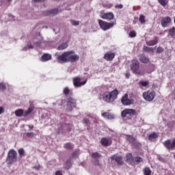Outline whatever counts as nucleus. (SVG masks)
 <instances>
[{"label":"nucleus","mask_w":175,"mask_h":175,"mask_svg":"<svg viewBox=\"0 0 175 175\" xmlns=\"http://www.w3.org/2000/svg\"><path fill=\"white\" fill-rule=\"evenodd\" d=\"M135 114H136V110L133 109H125L121 113L122 118H125V117H131V116H135Z\"/></svg>","instance_id":"11"},{"label":"nucleus","mask_w":175,"mask_h":175,"mask_svg":"<svg viewBox=\"0 0 175 175\" xmlns=\"http://www.w3.org/2000/svg\"><path fill=\"white\" fill-rule=\"evenodd\" d=\"M115 57L116 53L111 52H107L106 53H105L103 58L104 59H105V61H113Z\"/></svg>","instance_id":"18"},{"label":"nucleus","mask_w":175,"mask_h":175,"mask_svg":"<svg viewBox=\"0 0 175 175\" xmlns=\"http://www.w3.org/2000/svg\"><path fill=\"white\" fill-rule=\"evenodd\" d=\"M51 59V55L48 53H44L41 57L42 62H46L47 61H50Z\"/></svg>","instance_id":"20"},{"label":"nucleus","mask_w":175,"mask_h":175,"mask_svg":"<svg viewBox=\"0 0 175 175\" xmlns=\"http://www.w3.org/2000/svg\"><path fill=\"white\" fill-rule=\"evenodd\" d=\"M27 47H28V49H33V45L30 44L27 45Z\"/></svg>","instance_id":"53"},{"label":"nucleus","mask_w":175,"mask_h":175,"mask_svg":"<svg viewBox=\"0 0 175 175\" xmlns=\"http://www.w3.org/2000/svg\"><path fill=\"white\" fill-rule=\"evenodd\" d=\"M63 94L66 96L69 95V94H70V89H69V87H66L64 88Z\"/></svg>","instance_id":"37"},{"label":"nucleus","mask_w":175,"mask_h":175,"mask_svg":"<svg viewBox=\"0 0 175 175\" xmlns=\"http://www.w3.org/2000/svg\"><path fill=\"white\" fill-rule=\"evenodd\" d=\"M0 90H2V91H5L6 85H5L4 83H0Z\"/></svg>","instance_id":"42"},{"label":"nucleus","mask_w":175,"mask_h":175,"mask_svg":"<svg viewBox=\"0 0 175 175\" xmlns=\"http://www.w3.org/2000/svg\"><path fill=\"white\" fill-rule=\"evenodd\" d=\"M88 80L85 79L84 81L81 82V79L79 77H76L73 79V84L75 88H79L80 87H83V85H85L87 84Z\"/></svg>","instance_id":"10"},{"label":"nucleus","mask_w":175,"mask_h":175,"mask_svg":"<svg viewBox=\"0 0 175 175\" xmlns=\"http://www.w3.org/2000/svg\"><path fill=\"white\" fill-rule=\"evenodd\" d=\"M168 35L173 38V36H175V27H172L171 29L168 30Z\"/></svg>","instance_id":"33"},{"label":"nucleus","mask_w":175,"mask_h":175,"mask_svg":"<svg viewBox=\"0 0 175 175\" xmlns=\"http://www.w3.org/2000/svg\"><path fill=\"white\" fill-rule=\"evenodd\" d=\"M157 137H158V133L154 132L149 135L148 140H154V139H157Z\"/></svg>","instance_id":"30"},{"label":"nucleus","mask_w":175,"mask_h":175,"mask_svg":"<svg viewBox=\"0 0 175 175\" xmlns=\"http://www.w3.org/2000/svg\"><path fill=\"white\" fill-rule=\"evenodd\" d=\"M83 124H85L87 126H90V125H91V121H90V119L84 118L83 119Z\"/></svg>","instance_id":"36"},{"label":"nucleus","mask_w":175,"mask_h":175,"mask_svg":"<svg viewBox=\"0 0 175 175\" xmlns=\"http://www.w3.org/2000/svg\"><path fill=\"white\" fill-rule=\"evenodd\" d=\"M100 144L103 146V147H109V146H111V138L109 137H103L100 142Z\"/></svg>","instance_id":"15"},{"label":"nucleus","mask_w":175,"mask_h":175,"mask_svg":"<svg viewBox=\"0 0 175 175\" xmlns=\"http://www.w3.org/2000/svg\"><path fill=\"white\" fill-rule=\"evenodd\" d=\"M125 77L126 79H129V77H131V73L129 72V71L126 72Z\"/></svg>","instance_id":"48"},{"label":"nucleus","mask_w":175,"mask_h":175,"mask_svg":"<svg viewBox=\"0 0 175 175\" xmlns=\"http://www.w3.org/2000/svg\"><path fill=\"white\" fill-rule=\"evenodd\" d=\"M101 157L102 155H100V154H99L98 152H95L92 154V158L93 159H96V161H94V165H96L97 166L101 165L100 163H99V160H98Z\"/></svg>","instance_id":"16"},{"label":"nucleus","mask_w":175,"mask_h":175,"mask_svg":"<svg viewBox=\"0 0 175 175\" xmlns=\"http://www.w3.org/2000/svg\"><path fill=\"white\" fill-rule=\"evenodd\" d=\"M139 66L140 63H139V61L136 59L132 60L131 64V70L135 73V75H140V70H139Z\"/></svg>","instance_id":"9"},{"label":"nucleus","mask_w":175,"mask_h":175,"mask_svg":"<svg viewBox=\"0 0 175 175\" xmlns=\"http://www.w3.org/2000/svg\"><path fill=\"white\" fill-rule=\"evenodd\" d=\"M68 47V42H63L57 47V50L62 51L65 50Z\"/></svg>","instance_id":"28"},{"label":"nucleus","mask_w":175,"mask_h":175,"mask_svg":"<svg viewBox=\"0 0 175 175\" xmlns=\"http://www.w3.org/2000/svg\"><path fill=\"white\" fill-rule=\"evenodd\" d=\"M121 103L124 106H131L135 103V100L131 96H128V94H125L121 98Z\"/></svg>","instance_id":"7"},{"label":"nucleus","mask_w":175,"mask_h":175,"mask_svg":"<svg viewBox=\"0 0 175 175\" xmlns=\"http://www.w3.org/2000/svg\"><path fill=\"white\" fill-rule=\"evenodd\" d=\"M126 139L127 142H129L131 144H135V143H136V138L131 135H126Z\"/></svg>","instance_id":"22"},{"label":"nucleus","mask_w":175,"mask_h":175,"mask_svg":"<svg viewBox=\"0 0 175 175\" xmlns=\"http://www.w3.org/2000/svg\"><path fill=\"white\" fill-rule=\"evenodd\" d=\"M78 156H79V152L77 151L73 152L71 154L72 158H75V159L77 158Z\"/></svg>","instance_id":"44"},{"label":"nucleus","mask_w":175,"mask_h":175,"mask_svg":"<svg viewBox=\"0 0 175 175\" xmlns=\"http://www.w3.org/2000/svg\"><path fill=\"white\" fill-rule=\"evenodd\" d=\"M172 23V18L170 16H165L161 18V24L163 28H166L169 27V24Z\"/></svg>","instance_id":"13"},{"label":"nucleus","mask_w":175,"mask_h":175,"mask_svg":"<svg viewBox=\"0 0 175 175\" xmlns=\"http://www.w3.org/2000/svg\"><path fill=\"white\" fill-rule=\"evenodd\" d=\"M139 85H140V87H147V85H148V81H141L139 82Z\"/></svg>","instance_id":"40"},{"label":"nucleus","mask_w":175,"mask_h":175,"mask_svg":"<svg viewBox=\"0 0 175 175\" xmlns=\"http://www.w3.org/2000/svg\"><path fill=\"white\" fill-rule=\"evenodd\" d=\"M139 61L140 62H142V64H148L150 62V59H148L147 57L144 55H141L139 57Z\"/></svg>","instance_id":"23"},{"label":"nucleus","mask_w":175,"mask_h":175,"mask_svg":"<svg viewBox=\"0 0 175 175\" xmlns=\"http://www.w3.org/2000/svg\"><path fill=\"white\" fill-rule=\"evenodd\" d=\"M144 175H151V173H152V171H151V169L150 167H145L143 170Z\"/></svg>","instance_id":"27"},{"label":"nucleus","mask_w":175,"mask_h":175,"mask_svg":"<svg viewBox=\"0 0 175 175\" xmlns=\"http://www.w3.org/2000/svg\"><path fill=\"white\" fill-rule=\"evenodd\" d=\"M139 21L141 24H146V16L144 15H140Z\"/></svg>","instance_id":"38"},{"label":"nucleus","mask_w":175,"mask_h":175,"mask_svg":"<svg viewBox=\"0 0 175 175\" xmlns=\"http://www.w3.org/2000/svg\"><path fill=\"white\" fill-rule=\"evenodd\" d=\"M101 18H103V20H107L108 21H111V20L114 19V14L113 12H107V13H104Z\"/></svg>","instance_id":"17"},{"label":"nucleus","mask_w":175,"mask_h":175,"mask_svg":"<svg viewBox=\"0 0 175 175\" xmlns=\"http://www.w3.org/2000/svg\"><path fill=\"white\" fill-rule=\"evenodd\" d=\"M46 0H33V2L35 3H42V2H44Z\"/></svg>","instance_id":"51"},{"label":"nucleus","mask_w":175,"mask_h":175,"mask_svg":"<svg viewBox=\"0 0 175 175\" xmlns=\"http://www.w3.org/2000/svg\"><path fill=\"white\" fill-rule=\"evenodd\" d=\"M116 9H122V8H124V5L122 4H119V5H115Z\"/></svg>","instance_id":"47"},{"label":"nucleus","mask_w":175,"mask_h":175,"mask_svg":"<svg viewBox=\"0 0 175 175\" xmlns=\"http://www.w3.org/2000/svg\"><path fill=\"white\" fill-rule=\"evenodd\" d=\"M118 95H120V92L117 88L111 92H105L103 94V100L106 103H113L118 99Z\"/></svg>","instance_id":"2"},{"label":"nucleus","mask_w":175,"mask_h":175,"mask_svg":"<svg viewBox=\"0 0 175 175\" xmlns=\"http://www.w3.org/2000/svg\"><path fill=\"white\" fill-rule=\"evenodd\" d=\"M34 169H36V170H39V169H40V166L38 165V166H35L34 167Z\"/></svg>","instance_id":"54"},{"label":"nucleus","mask_w":175,"mask_h":175,"mask_svg":"<svg viewBox=\"0 0 175 175\" xmlns=\"http://www.w3.org/2000/svg\"><path fill=\"white\" fill-rule=\"evenodd\" d=\"M14 113L16 117H21V116H24V109H16Z\"/></svg>","instance_id":"26"},{"label":"nucleus","mask_w":175,"mask_h":175,"mask_svg":"<svg viewBox=\"0 0 175 175\" xmlns=\"http://www.w3.org/2000/svg\"><path fill=\"white\" fill-rule=\"evenodd\" d=\"M156 95L155 91L148 90L143 93L142 96L146 102H152L155 99Z\"/></svg>","instance_id":"5"},{"label":"nucleus","mask_w":175,"mask_h":175,"mask_svg":"<svg viewBox=\"0 0 175 175\" xmlns=\"http://www.w3.org/2000/svg\"><path fill=\"white\" fill-rule=\"evenodd\" d=\"M80 59V56L76 54L75 51H64L60 55L57 57V61L59 64H66L70 62V64H75Z\"/></svg>","instance_id":"1"},{"label":"nucleus","mask_w":175,"mask_h":175,"mask_svg":"<svg viewBox=\"0 0 175 175\" xmlns=\"http://www.w3.org/2000/svg\"><path fill=\"white\" fill-rule=\"evenodd\" d=\"M141 162H143V158L140 157H134V163L135 165H139Z\"/></svg>","instance_id":"31"},{"label":"nucleus","mask_w":175,"mask_h":175,"mask_svg":"<svg viewBox=\"0 0 175 175\" xmlns=\"http://www.w3.org/2000/svg\"><path fill=\"white\" fill-rule=\"evenodd\" d=\"M137 35V33H136V31L133 30V31H130L129 36L130 38H136Z\"/></svg>","instance_id":"39"},{"label":"nucleus","mask_w":175,"mask_h":175,"mask_svg":"<svg viewBox=\"0 0 175 175\" xmlns=\"http://www.w3.org/2000/svg\"><path fill=\"white\" fill-rule=\"evenodd\" d=\"M135 157H133V155L132 153H127L126 154L125 157V161L126 163H129V165H131L132 166H135Z\"/></svg>","instance_id":"14"},{"label":"nucleus","mask_w":175,"mask_h":175,"mask_svg":"<svg viewBox=\"0 0 175 175\" xmlns=\"http://www.w3.org/2000/svg\"><path fill=\"white\" fill-rule=\"evenodd\" d=\"M35 108L33 106H30L27 111H23V117H27V116L31 114Z\"/></svg>","instance_id":"24"},{"label":"nucleus","mask_w":175,"mask_h":175,"mask_svg":"<svg viewBox=\"0 0 175 175\" xmlns=\"http://www.w3.org/2000/svg\"><path fill=\"white\" fill-rule=\"evenodd\" d=\"M5 112V109L3 107H0V114Z\"/></svg>","instance_id":"50"},{"label":"nucleus","mask_w":175,"mask_h":175,"mask_svg":"<svg viewBox=\"0 0 175 175\" xmlns=\"http://www.w3.org/2000/svg\"><path fill=\"white\" fill-rule=\"evenodd\" d=\"M8 1H12V0H8Z\"/></svg>","instance_id":"56"},{"label":"nucleus","mask_w":175,"mask_h":175,"mask_svg":"<svg viewBox=\"0 0 175 175\" xmlns=\"http://www.w3.org/2000/svg\"><path fill=\"white\" fill-rule=\"evenodd\" d=\"M70 167H72V157H70L69 159L64 163V169L69 170Z\"/></svg>","instance_id":"21"},{"label":"nucleus","mask_w":175,"mask_h":175,"mask_svg":"<svg viewBox=\"0 0 175 175\" xmlns=\"http://www.w3.org/2000/svg\"><path fill=\"white\" fill-rule=\"evenodd\" d=\"M163 146L167 150H175V138L172 142L170 139H167L164 142Z\"/></svg>","instance_id":"12"},{"label":"nucleus","mask_w":175,"mask_h":175,"mask_svg":"<svg viewBox=\"0 0 175 175\" xmlns=\"http://www.w3.org/2000/svg\"><path fill=\"white\" fill-rule=\"evenodd\" d=\"M48 16H51V14H58V9H53L46 12Z\"/></svg>","instance_id":"32"},{"label":"nucleus","mask_w":175,"mask_h":175,"mask_svg":"<svg viewBox=\"0 0 175 175\" xmlns=\"http://www.w3.org/2000/svg\"><path fill=\"white\" fill-rule=\"evenodd\" d=\"M20 158H23V157H25V150L24 148H19L18 150Z\"/></svg>","instance_id":"34"},{"label":"nucleus","mask_w":175,"mask_h":175,"mask_svg":"<svg viewBox=\"0 0 175 175\" xmlns=\"http://www.w3.org/2000/svg\"><path fill=\"white\" fill-rule=\"evenodd\" d=\"M26 136H27V137H35V133L33 132H30V133H26Z\"/></svg>","instance_id":"45"},{"label":"nucleus","mask_w":175,"mask_h":175,"mask_svg":"<svg viewBox=\"0 0 175 175\" xmlns=\"http://www.w3.org/2000/svg\"><path fill=\"white\" fill-rule=\"evenodd\" d=\"M55 175H64V174H62V171L57 170V171L55 172Z\"/></svg>","instance_id":"49"},{"label":"nucleus","mask_w":175,"mask_h":175,"mask_svg":"<svg viewBox=\"0 0 175 175\" xmlns=\"http://www.w3.org/2000/svg\"><path fill=\"white\" fill-rule=\"evenodd\" d=\"M70 23L72 24V25H74V26H77L80 24L79 21H75V20H71Z\"/></svg>","instance_id":"43"},{"label":"nucleus","mask_w":175,"mask_h":175,"mask_svg":"<svg viewBox=\"0 0 175 175\" xmlns=\"http://www.w3.org/2000/svg\"><path fill=\"white\" fill-rule=\"evenodd\" d=\"M77 105L76 99L72 97H68L67 99L66 111H72Z\"/></svg>","instance_id":"8"},{"label":"nucleus","mask_w":175,"mask_h":175,"mask_svg":"<svg viewBox=\"0 0 175 175\" xmlns=\"http://www.w3.org/2000/svg\"><path fill=\"white\" fill-rule=\"evenodd\" d=\"M64 148L66 150H73V148H75V145L70 142H68L64 144Z\"/></svg>","instance_id":"25"},{"label":"nucleus","mask_w":175,"mask_h":175,"mask_svg":"<svg viewBox=\"0 0 175 175\" xmlns=\"http://www.w3.org/2000/svg\"><path fill=\"white\" fill-rule=\"evenodd\" d=\"M101 116L102 117H104V118H107V120H114V118H116V116L109 112H104L101 113Z\"/></svg>","instance_id":"19"},{"label":"nucleus","mask_w":175,"mask_h":175,"mask_svg":"<svg viewBox=\"0 0 175 175\" xmlns=\"http://www.w3.org/2000/svg\"><path fill=\"white\" fill-rule=\"evenodd\" d=\"M98 25L103 31H107L114 27V23H109L100 19H98Z\"/></svg>","instance_id":"6"},{"label":"nucleus","mask_w":175,"mask_h":175,"mask_svg":"<svg viewBox=\"0 0 175 175\" xmlns=\"http://www.w3.org/2000/svg\"><path fill=\"white\" fill-rule=\"evenodd\" d=\"M159 3L161 5V6H163V8H165V6H166V5H167V3H169V1L167 0H157Z\"/></svg>","instance_id":"35"},{"label":"nucleus","mask_w":175,"mask_h":175,"mask_svg":"<svg viewBox=\"0 0 175 175\" xmlns=\"http://www.w3.org/2000/svg\"><path fill=\"white\" fill-rule=\"evenodd\" d=\"M110 159L111 165H116V163H117L118 166H122L124 165V158L122 156L113 154L111 156Z\"/></svg>","instance_id":"4"},{"label":"nucleus","mask_w":175,"mask_h":175,"mask_svg":"<svg viewBox=\"0 0 175 175\" xmlns=\"http://www.w3.org/2000/svg\"><path fill=\"white\" fill-rule=\"evenodd\" d=\"M36 44L37 46H40V41L36 42Z\"/></svg>","instance_id":"55"},{"label":"nucleus","mask_w":175,"mask_h":175,"mask_svg":"<svg viewBox=\"0 0 175 175\" xmlns=\"http://www.w3.org/2000/svg\"><path fill=\"white\" fill-rule=\"evenodd\" d=\"M158 44V38L155 37L154 40H152L148 42V46H155Z\"/></svg>","instance_id":"29"},{"label":"nucleus","mask_w":175,"mask_h":175,"mask_svg":"<svg viewBox=\"0 0 175 175\" xmlns=\"http://www.w3.org/2000/svg\"><path fill=\"white\" fill-rule=\"evenodd\" d=\"M144 51H146L147 53H151V51H154V49L150 48L148 46H144Z\"/></svg>","instance_id":"41"},{"label":"nucleus","mask_w":175,"mask_h":175,"mask_svg":"<svg viewBox=\"0 0 175 175\" xmlns=\"http://www.w3.org/2000/svg\"><path fill=\"white\" fill-rule=\"evenodd\" d=\"M157 53L158 54H161V53H163V48L159 46L157 50Z\"/></svg>","instance_id":"46"},{"label":"nucleus","mask_w":175,"mask_h":175,"mask_svg":"<svg viewBox=\"0 0 175 175\" xmlns=\"http://www.w3.org/2000/svg\"><path fill=\"white\" fill-rule=\"evenodd\" d=\"M28 126H29V129H31V130L33 129V128H34L33 124H31V125L29 124Z\"/></svg>","instance_id":"52"},{"label":"nucleus","mask_w":175,"mask_h":175,"mask_svg":"<svg viewBox=\"0 0 175 175\" xmlns=\"http://www.w3.org/2000/svg\"><path fill=\"white\" fill-rule=\"evenodd\" d=\"M18 154L17 151L14 149H11L8 151L6 161L8 162V165H12V163H16L17 161Z\"/></svg>","instance_id":"3"}]
</instances>
